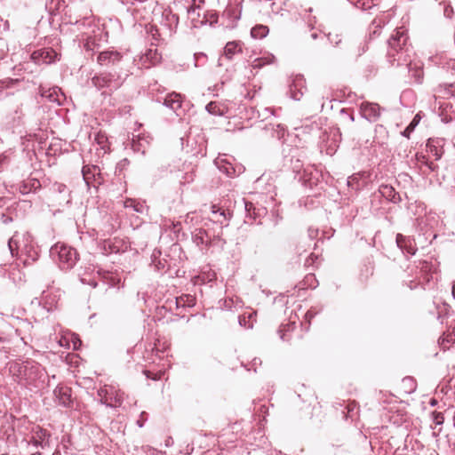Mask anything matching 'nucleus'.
Here are the masks:
<instances>
[{"label":"nucleus","instance_id":"2eb2a0df","mask_svg":"<svg viewBox=\"0 0 455 455\" xmlns=\"http://www.w3.org/2000/svg\"><path fill=\"white\" fill-rule=\"evenodd\" d=\"M380 109V107L376 103L363 102L360 106L362 116L370 122H375L379 119Z\"/></svg>","mask_w":455,"mask_h":455},{"label":"nucleus","instance_id":"f257e3e1","mask_svg":"<svg viewBox=\"0 0 455 455\" xmlns=\"http://www.w3.org/2000/svg\"><path fill=\"white\" fill-rule=\"evenodd\" d=\"M7 365L10 375L18 385L30 390L44 387L47 373L37 362L28 359L11 361Z\"/></svg>","mask_w":455,"mask_h":455},{"label":"nucleus","instance_id":"4be33fe9","mask_svg":"<svg viewBox=\"0 0 455 455\" xmlns=\"http://www.w3.org/2000/svg\"><path fill=\"white\" fill-rule=\"evenodd\" d=\"M40 188H41V183L36 178H29L28 180H25L19 185V191L22 195H27L29 193H36Z\"/></svg>","mask_w":455,"mask_h":455},{"label":"nucleus","instance_id":"864d4df0","mask_svg":"<svg viewBox=\"0 0 455 455\" xmlns=\"http://www.w3.org/2000/svg\"><path fill=\"white\" fill-rule=\"evenodd\" d=\"M148 419V413L145 411H142L140 413V419L137 420V425L139 427H142L144 426L145 421Z\"/></svg>","mask_w":455,"mask_h":455},{"label":"nucleus","instance_id":"dca6fc26","mask_svg":"<svg viewBox=\"0 0 455 455\" xmlns=\"http://www.w3.org/2000/svg\"><path fill=\"white\" fill-rule=\"evenodd\" d=\"M56 401L65 408L71 407L73 401L71 388L67 386H57L53 390Z\"/></svg>","mask_w":455,"mask_h":455},{"label":"nucleus","instance_id":"ddd939ff","mask_svg":"<svg viewBox=\"0 0 455 455\" xmlns=\"http://www.w3.org/2000/svg\"><path fill=\"white\" fill-rule=\"evenodd\" d=\"M306 91L305 78L301 75H297L291 84H289V94L294 100H299Z\"/></svg>","mask_w":455,"mask_h":455},{"label":"nucleus","instance_id":"c03bdc74","mask_svg":"<svg viewBox=\"0 0 455 455\" xmlns=\"http://www.w3.org/2000/svg\"><path fill=\"white\" fill-rule=\"evenodd\" d=\"M208 113L214 116L221 115L220 108L218 104L214 101L208 103L205 107Z\"/></svg>","mask_w":455,"mask_h":455},{"label":"nucleus","instance_id":"7c9ffc66","mask_svg":"<svg viewBox=\"0 0 455 455\" xmlns=\"http://www.w3.org/2000/svg\"><path fill=\"white\" fill-rule=\"evenodd\" d=\"M269 33V29L265 25H256L251 29V36L255 39H262Z\"/></svg>","mask_w":455,"mask_h":455},{"label":"nucleus","instance_id":"a19ab883","mask_svg":"<svg viewBox=\"0 0 455 455\" xmlns=\"http://www.w3.org/2000/svg\"><path fill=\"white\" fill-rule=\"evenodd\" d=\"M122 243L121 240H117V239H114L113 241H108L106 242V243L108 244V248H109V251L111 253H118L120 252L121 251H124V249H122L120 247V243Z\"/></svg>","mask_w":455,"mask_h":455},{"label":"nucleus","instance_id":"39448f33","mask_svg":"<svg viewBox=\"0 0 455 455\" xmlns=\"http://www.w3.org/2000/svg\"><path fill=\"white\" fill-rule=\"evenodd\" d=\"M243 0H228V4L221 14L220 25L234 28L242 16Z\"/></svg>","mask_w":455,"mask_h":455},{"label":"nucleus","instance_id":"0e129e2a","mask_svg":"<svg viewBox=\"0 0 455 455\" xmlns=\"http://www.w3.org/2000/svg\"><path fill=\"white\" fill-rule=\"evenodd\" d=\"M140 143H136L135 141L132 142V148H133V150H135V151L140 150Z\"/></svg>","mask_w":455,"mask_h":455},{"label":"nucleus","instance_id":"a211bd4d","mask_svg":"<svg viewBox=\"0 0 455 455\" xmlns=\"http://www.w3.org/2000/svg\"><path fill=\"white\" fill-rule=\"evenodd\" d=\"M93 35H88L86 38L83 39L84 41V48L86 52H94L95 48L100 46V40L103 35V31L100 28L97 27V28L92 29Z\"/></svg>","mask_w":455,"mask_h":455},{"label":"nucleus","instance_id":"37998d69","mask_svg":"<svg viewBox=\"0 0 455 455\" xmlns=\"http://www.w3.org/2000/svg\"><path fill=\"white\" fill-rule=\"evenodd\" d=\"M428 152L435 156V159L438 160L442 157L443 151L439 149L436 146L432 145V141L429 140L427 144Z\"/></svg>","mask_w":455,"mask_h":455},{"label":"nucleus","instance_id":"393cba45","mask_svg":"<svg viewBox=\"0 0 455 455\" xmlns=\"http://www.w3.org/2000/svg\"><path fill=\"white\" fill-rule=\"evenodd\" d=\"M433 61L441 65L443 68H446L447 69H451L455 72V58L448 56L446 52L433 57Z\"/></svg>","mask_w":455,"mask_h":455},{"label":"nucleus","instance_id":"5701e85b","mask_svg":"<svg viewBox=\"0 0 455 455\" xmlns=\"http://www.w3.org/2000/svg\"><path fill=\"white\" fill-rule=\"evenodd\" d=\"M379 193L383 197L394 204L401 202L400 195L391 185H381L379 188Z\"/></svg>","mask_w":455,"mask_h":455},{"label":"nucleus","instance_id":"9d476101","mask_svg":"<svg viewBox=\"0 0 455 455\" xmlns=\"http://www.w3.org/2000/svg\"><path fill=\"white\" fill-rule=\"evenodd\" d=\"M53 200L60 206L68 205L71 202L70 190L68 188L60 182H54L51 187Z\"/></svg>","mask_w":455,"mask_h":455},{"label":"nucleus","instance_id":"49530a36","mask_svg":"<svg viewBox=\"0 0 455 455\" xmlns=\"http://www.w3.org/2000/svg\"><path fill=\"white\" fill-rule=\"evenodd\" d=\"M12 152L11 150L5 151L2 154H0V168L4 165L9 164L11 160V155Z\"/></svg>","mask_w":455,"mask_h":455},{"label":"nucleus","instance_id":"c756f323","mask_svg":"<svg viewBox=\"0 0 455 455\" xmlns=\"http://www.w3.org/2000/svg\"><path fill=\"white\" fill-rule=\"evenodd\" d=\"M196 305V298L190 294H182L181 296L176 298V306L180 307H192Z\"/></svg>","mask_w":455,"mask_h":455},{"label":"nucleus","instance_id":"473e14b6","mask_svg":"<svg viewBox=\"0 0 455 455\" xmlns=\"http://www.w3.org/2000/svg\"><path fill=\"white\" fill-rule=\"evenodd\" d=\"M160 255L161 251L156 250H155L151 255L152 264L157 271L164 270L166 267V260L161 259Z\"/></svg>","mask_w":455,"mask_h":455},{"label":"nucleus","instance_id":"a878e982","mask_svg":"<svg viewBox=\"0 0 455 455\" xmlns=\"http://www.w3.org/2000/svg\"><path fill=\"white\" fill-rule=\"evenodd\" d=\"M82 174L84 181L88 186H90L92 180H97L100 179V170L97 166L92 165V166H84L82 170Z\"/></svg>","mask_w":455,"mask_h":455},{"label":"nucleus","instance_id":"58836bf2","mask_svg":"<svg viewBox=\"0 0 455 455\" xmlns=\"http://www.w3.org/2000/svg\"><path fill=\"white\" fill-rule=\"evenodd\" d=\"M295 327V323L291 322L285 325H281L280 329L278 330V333L280 335V339L283 341H287L290 339V337L286 334V332L290 331L291 330H293Z\"/></svg>","mask_w":455,"mask_h":455},{"label":"nucleus","instance_id":"72a5a7b5","mask_svg":"<svg viewBox=\"0 0 455 455\" xmlns=\"http://www.w3.org/2000/svg\"><path fill=\"white\" fill-rule=\"evenodd\" d=\"M265 129L267 131H271L273 132V136L277 138L278 140H281L283 138L284 134H285V128L283 124H267Z\"/></svg>","mask_w":455,"mask_h":455},{"label":"nucleus","instance_id":"f704fd0d","mask_svg":"<svg viewBox=\"0 0 455 455\" xmlns=\"http://www.w3.org/2000/svg\"><path fill=\"white\" fill-rule=\"evenodd\" d=\"M274 60H275V57L272 54H269V55L265 56V57L256 58L251 62V67L253 68H261L265 65L272 63L274 61Z\"/></svg>","mask_w":455,"mask_h":455},{"label":"nucleus","instance_id":"1a4fd4ad","mask_svg":"<svg viewBox=\"0 0 455 455\" xmlns=\"http://www.w3.org/2000/svg\"><path fill=\"white\" fill-rule=\"evenodd\" d=\"M52 434L47 429L40 426L32 428V436L30 443L36 448L45 449L51 446Z\"/></svg>","mask_w":455,"mask_h":455},{"label":"nucleus","instance_id":"4468645a","mask_svg":"<svg viewBox=\"0 0 455 455\" xmlns=\"http://www.w3.org/2000/svg\"><path fill=\"white\" fill-rule=\"evenodd\" d=\"M192 241L201 250L209 248L212 243V235L204 228H196L192 233Z\"/></svg>","mask_w":455,"mask_h":455},{"label":"nucleus","instance_id":"f3484780","mask_svg":"<svg viewBox=\"0 0 455 455\" xmlns=\"http://www.w3.org/2000/svg\"><path fill=\"white\" fill-rule=\"evenodd\" d=\"M24 265H30L39 257V252L35 243H29L24 251H21L17 256Z\"/></svg>","mask_w":455,"mask_h":455},{"label":"nucleus","instance_id":"4d7b16f0","mask_svg":"<svg viewBox=\"0 0 455 455\" xmlns=\"http://www.w3.org/2000/svg\"><path fill=\"white\" fill-rule=\"evenodd\" d=\"M156 55H157L156 52H155L154 56H153L152 50H149V52L146 54V58L150 59L151 63L155 64L158 60V58Z\"/></svg>","mask_w":455,"mask_h":455},{"label":"nucleus","instance_id":"412c9836","mask_svg":"<svg viewBox=\"0 0 455 455\" xmlns=\"http://www.w3.org/2000/svg\"><path fill=\"white\" fill-rule=\"evenodd\" d=\"M395 242L403 253H407L409 255H414L416 253L417 248L415 247L414 240L410 236L397 234Z\"/></svg>","mask_w":455,"mask_h":455},{"label":"nucleus","instance_id":"7ed1b4c3","mask_svg":"<svg viewBox=\"0 0 455 455\" xmlns=\"http://www.w3.org/2000/svg\"><path fill=\"white\" fill-rule=\"evenodd\" d=\"M125 77L116 70L103 71L95 74L92 77V84L102 94L111 95L115 91L122 86Z\"/></svg>","mask_w":455,"mask_h":455},{"label":"nucleus","instance_id":"052dcab7","mask_svg":"<svg viewBox=\"0 0 455 455\" xmlns=\"http://www.w3.org/2000/svg\"><path fill=\"white\" fill-rule=\"evenodd\" d=\"M315 259H317V256L315 255L314 253H311L310 256L306 259V265L307 266H310Z\"/></svg>","mask_w":455,"mask_h":455},{"label":"nucleus","instance_id":"6ab92c4d","mask_svg":"<svg viewBox=\"0 0 455 455\" xmlns=\"http://www.w3.org/2000/svg\"><path fill=\"white\" fill-rule=\"evenodd\" d=\"M179 24V16L171 9H165L162 14L161 25L168 29L169 33L174 32Z\"/></svg>","mask_w":455,"mask_h":455},{"label":"nucleus","instance_id":"680f3d73","mask_svg":"<svg viewBox=\"0 0 455 455\" xmlns=\"http://www.w3.org/2000/svg\"><path fill=\"white\" fill-rule=\"evenodd\" d=\"M1 220L2 222L4 224H8L12 220V219L11 217H8L5 213H2Z\"/></svg>","mask_w":455,"mask_h":455},{"label":"nucleus","instance_id":"09e8293b","mask_svg":"<svg viewBox=\"0 0 455 455\" xmlns=\"http://www.w3.org/2000/svg\"><path fill=\"white\" fill-rule=\"evenodd\" d=\"M443 95H444V97H447V98H454L455 99V87L453 86V84H449L448 86H446L444 88Z\"/></svg>","mask_w":455,"mask_h":455},{"label":"nucleus","instance_id":"e433bc0d","mask_svg":"<svg viewBox=\"0 0 455 455\" xmlns=\"http://www.w3.org/2000/svg\"><path fill=\"white\" fill-rule=\"evenodd\" d=\"M125 208H132L134 212L142 213L145 210V206L143 204L137 202L134 199L128 198L124 201Z\"/></svg>","mask_w":455,"mask_h":455},{"label":"nucleus","instance_id":"2f4dec72","mask_svg":"<svg viewBox=\"0 0 455 455\" xmlns=\"http://www.w3.org/2000/svg\"><path fill=\"white\" fill-rule=\"evenodd\" d=\"M242 51L241 45L238 42H228L225 48H224V53L227 58L232 59V57Z\"/></svg>","mask_w":455,"mask_h":455},{"label":"nucleus","instance_id":"603ef678","mask_svg":"<svg viewBox=\"0 0 455 455\" xmlns=\"http://www.w3.org/2000/svg\"><path fill=\"white\" fill-rule=\"evenodd\" d=\"M443 14L446 18L451 19L453 15V8L450 4H444Z\"/></svg>","mask_w":455,"mask_h":455},{"label":"nucleus","instance_id":"f8f14e48","mask_svg":"<svg viewBox=\"0 0 455 455\" xmlns=\"http://www.w3.org/2000/svg\"><path fill=\"white\" fill-rule=\"evenodd\" d=\"M39 93L43 98L47 99L51 102L62 105L66 100V96L60 87L54 86L52 88H45L41 86Z\"/></svg>","mask_w":455,"mask_h":455},{"label":"nucleus","instance_id":"bb28decb","mask_svg":"<svg viewBox=\"0 0 455 455\" xmlns=\"http://www.w3.org/2000/svg\"><path fill=\"white\" fill-rule=\"evenodd\" d=\"M231 218V213L225 209L220 210L212 219V220L215 223H219L221 228L228 225V220Z\"/></svg>","mask_w":455,"mask_h":455},{"label":"nucleus","instance_id":"338daca9","mask_svg":"<svg viewBox=\"0 0 455 455\" xmlns=\"http://www.w3.org/2000/svg\"><path fill=\"white\" fill-rule=\"evenodd\" d=\"M306 318H307L308 320H310L311 318L314 317V314L311 312V311H307L305 315Z\"/></svg>","mask_w":455,"mask_h":455},{"label":"nucleus","instance_id":"5fc2aeb1","mask_svg":"<svg viewBox=\"0 0 455 455\" xmlns=\"http://www.w3.org/2000/svg\"><path fill=\"white\" fill-rule=\"evenodd\" d=\"M195 173L192 170L190 172H187L185 176L183 177L184 180L181 181L182 183H190L194 180Z\"/></svg>","mask_w":455,"mask_h":455},{"label":"nucleus","instance_id":"3c124183","mask_svg":"<svg viewBox=\"0 0 455 455\" xmlns=\"http://www.w3.org/2000/svg\"><path fill=\"white\" fill-rule=\"evenodd\" d=\"M359 178L355 175L350 176L347 180V186L351 187L352 188L358 189V183Z\"/></svg>","mask_w":455,"mask_h":455},{"label":"nucleus","instance_id":"ea45409f","mask_svg":"<svg viewBox=\"0 0 455 455\" xmlns=\"http://www.w3.org/2000/svg\"><path fill=\"white\" fill-rule=\"evenodd\" d=\"M19 82H20L19 79H12V78H5L3 80H0V92H3L5 89L13 87L15 84H18Z\"/></svg>","mask_w":455,"mask_h":455},{"label":"nucleus","instance_id":"9b49d317","mask_svg":"<svg viewBox=\"0 0 455 455\" xmlns=\"http://www.w3.org/2000/svg\"><path fill=\"white\" fill-rule=\"evenodd\" d=\"M123 59L121 52L116 50L102 51L97 57V62L102 67L117 66Z\"/></svg>","mask_w":455,"mask_h":455},{"label":"nucleus","instance_id":"6e6d98bb","mask_svg":"<svg viewBox=\"0 0 455 455\" xmlns=\"http://www.w3.org/2000/svg\"><path fill=\"white\" fill-rule=\"evenodd\" d=\"M307 234H308V237L313 240L315 239L317 235H318V229L317 228H312L310 227L307 230Z\"/></svg>","mask_w":455,"mask_h":455},{"label":"nucleus","instance_id":"13d9d810","mask_svg":"<svg viewBox=\"0 0 455 455\" xmlns=\"http://www.w3.org/2000/svg\"><path fill=\"white\" fill-rule=\"evenodd\" d=\"M340 114H341L342 116H346L348 118V120H349L350 122H354L355 117H354V115H353L352 113H348L346 109H342V110L340 111Z\"/></svg>","mask_w":455,"mask_h":455},{"label":"nucleus","instance_id":"aec40b11","mask_svg":"<svg viewBox=\"0 0 455 455\" xmlns=\"http://www.w3.org/2000/svg\"><path fill=\"white\" fill-rule=\"evenodd\" d=\"M156 100L163 102V105L174 112H177L181 108L182 104L181 95L177 92L168 93L164 97H158Z\"/></svg>","mask_w":455,"mask_h":455},{"label":"nucleus","instance_id":"20e7f679","mask_svg":"<svg viewBox=\"0 0 455 455\" xmlns=\"http://www.w3.org/2000/svg\"><path fill=\"white\" fill-rule=\"evenodd\" d=\"M50 256L63 270L71 269L76 263L78 254L76 251L66 244L56 243L50 249Z\"/></svg>","mask_w":455,"mask_h":455},{"label":"nucleus","instance_id":"de8ad7c7","mask_svg":"<svg viewBox=\"0 0 455 455\" xmlns=\"http://www.w3.org/2000/svg\"><path fill=\"white\" fill-rule=\"evenodd\" d=\"M238 322L241 326H244L245 328H252L253 323L249 322V319L245 315H239Z\"/></svg>","mask_w":455,"mask_h":455},{"label":"nucleus","instance_id":"a18cd8bd","mask_svg":"<svg viewBox=\"0 0 455 455\" xmlns=\"http://www.w3.org/2000/svg\"><path fill=\"white\" fill-rule=\"evenodd\" d=\"M419 123V116H415L411 123L406 127V129L403 132V135L405 137H409L410 132H411L416 125Z\"/></svg>","mask_w":455,"mask_h":455},{"label":"nucleus","instance_id":"bf43d9fd","mask_svg":"<svg viewBox=\"0 0 455 455\" xmlns=\"http://www.w3.org/2000/svg\"><path fill=\"white\" fill-rule=\"evenodd\" d=\"M76 24H77L78 28H80L81 27H85L86 25L91 26L92 20L86 18L81 22L76 21Z\"/></svg>","mask_w":455,"mask_h":455},{"label":"nucleus","instance_id":"4c0bfd02","mask_svg":"<svg viewBox=\"0 0 455 455\" xmlns=\"http://www.w3.org/2000/svg\"><path fill=\"white\" fill-rule=\"evenodd\" d=\"M375 1L376 0H356L355 6L363 11H368L378 5Z\"/></svg>","mask_w":455,"mask_h":455},{"label":"nucleus","instance_id":"e2e57ef3","mask_svg":"<svg viewBox=\"0 0 455 455\" xmlns=\"http://www.w3.org/2000/svg\"><path fill=\"white\" fill-rule=\"evenodd\" d=\"M221 209H222L221 207H220L216 204H212L211 206V212H212V217Z\"/></svg>","mask_w":455,"mask_h":455},{"label":"nucleus","instance_id":"79ce46f5","mask_svg":"<svg viewBox=\"0 0 455 455\" xmlns=\"http://www.w3.org/2000/svg\"><path fill=\"white\" fill-rule=\"evenodd\" d=\"M347 417H349L353 419L355 416L358 414L359 407L356 402H349L347 405Z\"/></svg>","mask_w":455,"mask_h":455},{"label":"nucleus","instance_id":"0eeeda50","mask_svg":"<svg viewBox=\"0 0 455 455\" xmlns=\"http://www.w3.org/2000/svg\"><path fill=\"white\" fill-rule=\"evenodd\" d=\"M57 56L56 52L52 49H39L30 55L31 62H25L22 65V69L25 71L33 72L30 69L32 63L39 65L42 63L50 64L54 61V58Z\"/></svg>","mask_w":455,"mask_h":455},{"label":"nucleus","instance_id":"69168bd1","mask_svg":"<svg viewBox=\"0 0 455 455\" xmlns=\"http://www.w3.org/2000/svg\"><path fill=\"white\" fill-rule=\"evenodd\" d=\"M414 76H416L417 82L420 83L421 82V72L416 71Z\"/></svg>","mask_w":455,"mask_h":455},{"label":"nucleus","instance_id":"f03ea898","mask_svg":"<svg viewBox=\"0 0 455 455\" xmlns=\"http://www.w3.org/2000/svg\"><path fill=\"white\" fill-rule=\"evenodd\" d=\"M408 36L406 30L402 28H396L395 34L388 40L387 59L392 65L411 68L412 48L408 45Z\"/></svg>","mask_w":455,"mask_h":455},{"label":"nucleus","instance_id":"c85d7f7f","mask_svg":"<svg viewBox=\"0 0 455 455\" xmlns=\"http://www.w3.org/2000/svg\"><path fill=\"white\" fill-rule=\"evenodd\" d=\"M219 21V14L216 11L207 10L204 12L203 18L200 20L201 24H209L210 26H213L217 24Z\"/></svg>","mask_w":455,"mask_h":455},{"label":"nucleus","instance_id":"774afa93","mask_svg":"<svg viewBox=\"0 0 455 455\" xmlns=\"http://www.w3.org/2000/svg\"><path fill=\"white\" fill-rule=\"evenodd\" d=\"M254 315H255V313H250V314L247 315V318L249 319V322H251V323H253Z\"/></svg>","mask_w":455,"mask_h":455},{"label":"nucleus","instance_id":"cd10ccee","mask_svg":"<svg viewBox=\"0 0 455 455\" xmlns=\"http://www.w3.org/2000/svg\"><path fill=\"white\" fill-rule=\"evenodd\" d=\"M22 118V112L20 108L14 110L13 114L10 116L6 117V127L8 129H12L20 124V121Z\"/></svg>","mask_w":455,"mask_h":455},{"label":"nucleus","instance_id":"c9c22d12","mask_svg":"<svg viewBox=\"0 0 455 455\" xmlns=\"http://www.w3.org/2000/svg\"><path fill=\"white\" fill-rule=\"evenodd\" d=\"M204 2V0H191V4L188 7V13L190 15L196 14L198 18L201 17L200 9Z\"/></svg>","mask_w":455,"mask_h":455},{"label":"nucleus","instance_id":"423d86ee","mask_svg":"<svg viewBox=\"0 0 455 455\" xmlns=\"http://www.w3.org/2000/svg\"><path fill=\"white\" fill-rule=\"evenodd\" d=\"M97 394L100 397V403L105 404L108 407H119L124 401V393L111 385H105L101 387L98 390Z\"/></svg>","mask_w":455,"mask_h":455},{"label":"nucleus","instance_id":"6e6552de","mask_svg":"<svg viewBox=\"0 0 455 455\" xmlns=\"http://www.w3.org/2000/svg\"><path fill=\"white\" fill-rule=\"evenodd\" d=\"M34 242L32 235L28 232H16L9 240L8 247L12 256H18L21 251Z\"/></svg>","mask_w":455,"mask_h":455},{"label":"nucleus","instance_id":"b1692460","mask_svg":"<svg viewBox=\"0 0 455 455\" xmlns=\"http://www.w3.org/2000/svg\"><path fill=\"white\" fill-rule=\"evenodd\" d=\"M246 218L256 221L262 215L266 213V209L263 207H256L252 203L245 202L244 204Z\"/></svg>","mask_w":455,"mask_h":455},{"label":"nucleus","instance_id":"8fccbe9b","mask_svg":"<svg viewBox=\"0 0 455 455\" xmlns=\"http://www.w3.org/2000/svg\"><path fill=\"white\" fill-rule=\"evenodd\" d=\"M432 416H433V420L435 421V423L436 425H441L443 424V420H444V418H443V415L442 412H438V411H434L432 413Z\"/></svg>","mask_w":455,"mask_h":455}]
</instances>
